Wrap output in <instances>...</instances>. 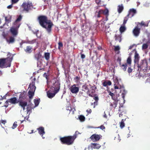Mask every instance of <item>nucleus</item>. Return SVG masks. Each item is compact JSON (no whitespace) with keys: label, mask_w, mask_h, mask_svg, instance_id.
<instances>
[{"label":"nucleus","mask_w":150,"mask_h":150,"mask_svg":"<svg viewBox=\"0 0 150 150\" xmlns=\"http://www.w3.org/2000/svg\"><path fill=\"white\" fill-rule=\"evenodd\" d=\"M140 28L138 26H136L132 31L133 35L135 37L138 36L140 33Z\"/></svg>","instance_id":"nucleus-11"},{"label":"nucleus","mask_w":150,"mask_h":150,"mask_svg":"<svg viewBox=\"0 0 150 150\" xmlns=\"http://www.w3.org/2000/svg\"><path fill=\"white\" fill-rule=\"evenodd\" d=\"M5 19L6 21H11V18L10 19H8L7 17H5Z\"/></svg>","instance_id":"nucleus-63"},{"label":"nucleus","mask_w":150,"mask_h":150,"mask_svg":"<svg viewBox=\"0 0 150 150\" xmlns=\"http://www.w3.org/2000/svg\"><path fill=\"white\" fill-rule=\"evenodd\" d=\"M10 103L11 104H15L18 103V100H17L16 97H13L10 99H8Z\"/></svg>","instance_id":"nucleus-20"},{"label":"nucleus","mask_w":150,"mask_h":150,"mask_svg":"<svg viewBox=\"0 0 150 150\" xmlns=\"http://www.w3.org/2000/svg\"><path fill=\"white\" fill-rule=\"evenodd\" d=\"M95 2L99 5V7L102 6L100 5L101 0H95Z\"/></svg>","instance_id":"nucleus-47"},{"label":"nucleus","mask_w":150,"mask_h":150,"mask_svg":"<svg viewBox=\"0 0 150 150\" xmlns=\"http://www.w3.org/2000/svg\"><path fill=\"white\" fill-rule=\"evenodd\" d=\"M139 54L137 52L135 53L134 62L135 63L138 62L139 59Z\"/></svg>","instance_id":"nucleus-28"},{"label":"nucleus","mask_w":150,"mask_h":150,"mask_svg":"<svg viewBox=\"0 0 150 150\" xmlns=\"http://www.w3.org/2000/svg\"><path fill=\"white\" fill-rule=\"evenodd\" d=\"M32 47L30 45L26 47V49H24L25 52L27 53H30L32 51Z\"/></svg>","instance_id":"nucleus-21"},{"label":"nucleus","mask_w":150,"mask_h":150,"mask_svg":"<svg viewBox=\"0 0 150 150\" xmlns=\"http://www.w3.org/2000/svg\"><path fill=\"white\" fill-rule=\"evenodd\" d=\"M93 99L95 100V101H98L99 98L97 96L94 97Z\"/></svg>","instance_id":"nucleus-57"},{"label":"nucleus","mask_w":150,"mask_h":150,"mask_svg":"<svg viewBox=\"0 0 150 150\" xmlns=\"http://www.w3.org/2000/svg\"><path fill=\"white\" fill-rule=\"evenodd\" d=\"M57 93L54 91H53V93H52L51 90H50L47 92V96L49 98H51L54 96Z\"/></svg>","instance_id":"nucleus-17"},{"label":"nucleus","mask_w":150,"mask_h":150,"mask_svg":"<svg viewBox=\"0 0 150 150\" xmlns=\"http://www.w3.org/2000/svg\"><path fill=\"white\" fill-rule=\"evenodd\" d=\"M36 79L34 78L32 80V82L30 83L29 86V88H30L29 91H35L36 87L35 86V81Z\"/></svg>","instance_id":"nucleus-8"},{"label":"nucleus","mask_w":150,"mask_h":150,"mask_svg":"<svg viewBox=\"0 0 150 150\" xmlns=\"http://www.w3.org/2000/svg\"><path fill=\"white\" fill-rule=\"evenodd\" d=\"M90 86H91V90H92V89H93V88H93V87H96V86L95 85H94L93 84V85L92 86H91V85H90Z\"/></svg>","instance_id":"nucleus-62"},{"label":"nucleus","mask_w":150,"mask_h":150,"mask_svg":"<svg viewBox=\"0 0 150 150\" xmlns=\"http://www.w3.org/2000/svg\"><path fill=\"white\" fill-rule=\"evenodd\" d=\"M125 126V124L124 122V120L122 119L121 121L120 122V127L121 129L123 128Z\"/></svg>","instance_id":"nucleus-39"},{"label":"nucleus","mask_w":150,"mask_h":150,"mask_svg":"<svg viewBox=\"0 0 150 150\" xmlns=\"http://www.w3.org/2000/svg\"><path fill=\"white\" fill-rule=\"evenodd\" d=\"M82 88L83 89L82 90L84 89L86 90H88H88H89L88 88V87L87 85H83L82 86Z\"/></svg>","instance_id":"nucleus-45"},{"label":"nucleus","mask_w":150,"mask_h":150,"mask_svg":"<svg viewBox=\"0 0 150 150\" xmlns=\"http://www.w3.org/2000/svg\"><path fill=\"white\" fill-rule=\"evenodd\" d=\"M91 146L92 148L94 149H98L101 146L98 144L94 143L91 144Z\"/></svg>","instance_id":"nucleus-19"},{"label":"nucleus","mask_w":150,"mask_h":150,"mask_svg":"<svg viewBox=\"0 0 150 150\" xmlns=\"http://www.w3.org/2000/svg\"><path fill=\"white\" fill-rule=\"evenodd\" d=\"M22 18V17L21 15H20L16 19L15 21L14 22V24L15 25H18V24H20L19 23V22H20Z\"/></svg>","instance_id":"nucleus-24"},{"label":"nucleus","mask_w":150,"mask_h":150,"mask_svg":"<svg viewBox=\"0 0 150 150\" xmlns=\"http://www.w3.org/2000/svg\"><path fill=\"white\" fill-rule=\"evenodd\" d=\"M20 25V24H18V25L11 28L10 32L13 36H16L18 33V30Z\"/></svg>","instance_id":"nucleus-7"},{"label":"nucleus","mask_w":150,"mask_h":150,"mask_svg":"<svg viewBox=\"0 0 150 150\" xmlns=\"http://www.w3.org/2000/svg\"><path fill=\"white\" fill-rule=\"evenodd\" d=\"M127 65V63H125V64H121L120 66L124 71H125L126 70Z\"/></svg>","instance_id":"nucleus-32"},{"label":"nucleus","mask_w":150,"mask_h":150,"mask_svg":"<svg viewBox=\"0 0 150 150\" xmlns=\"http://www.w3.org/2000/svg\"><path fill=\"white\" fill-rule=\"evenodd\" d=\"M12 7V4L7 6V8L8 9L11 8Z\"/></svg>","instance_id":"nucleus-60"},{"label":"nucleus","mask_w":150,"mask_h":150,"mask_svg":"<svg viewBox=\"0 0 150 150\" xmlns=\"http://www.w3.org/2000/svg\"><path fill=\"white\" fill-rule=\"evenodd\" d=\"M45 57L47 60H48L50 59V53L48 52L45 53Z\"/></svg>","instance_id":"nucleus-38"},{"label":"nucleus","mask_w":150,"mask_h":150,"mask_svg":"<svg viewBox=\"0 0 150 150\" xmlns=\"http://www.w3.org/2000/svg\"><path fill=\"white\" fill-rule=\"evenodd\" d=\"M137 67L138 69H142L143 70L147 69L148 63L146 60H142L139 64H138Z\"/></svg>","instance_id":"nucleus-4"},{"label":"nucleus","mask_w":150,"mask_h":150,"mask_svg":"<svg viewBox=\"0 0 150 150\" xmlns=\"http://www.w3.org/2000/svg\"><path fill=\"white\" fill-rule=\"evenodd\" d=\"M103 14L105 15L106 18H107L108 16L109 15V11L107 8H105L104 10H103Z\"/></svg>","instance_id":"nucleus-31"},{"label":"nucleus","mask_w":150,"mask_h":150,"mask_svg":"<svg viewBox=\"0 0 150 150\" xmlns=\"http://www.w3.org/2000/svg\"><path fill=\"white\" fill-rule=\"evenodd\" d=\"M120 50V47L118 46H116L114 48V51L115 52L117 51L118 52H117V54H119L120 53V51L119 50Z\"/></svg>","instance_id":"nucleus-40"},{"label":"nucleus","mask_w":150,"mask_h":150,"mask_svg":"<svg viewBox=\"0 0 150 150\" xmlns=\"http://www.w3.org/2000/svg\"><path fill=\"white\" fill-rule=\"evenodd\" d=\"M60 84L58 81H56L53 83V86L50 87V89L58 93L60 89Z\"/></svg>","instance_id":"nucleus-6"},{"label":"nucleus","mask_w":150,"mask_h":150,"mask_svg":"<svg viewBox=\"0 0 150 150\" xmlns=\"http://www.w3.org/2000/svg\"><path fill=\"white\" fill-rule=\"evenodd\" d=\"M124 9V7L122 4L120 5L117 6V11L119 13H121Z\"/></svg>","instance_id":"nucleus-23"},{"label":"nucleus","mask_w":150,"mask_h":150,"mask_svg":"<svg viewBox=\"0 0 150 150\" xmlns=\"http://www.w3.org/2000/svg\"><path fill=\"white\" fill-rule=\"evenodd\" d=\"M126 30V28L125 27V25H122L120 27L119 30L121 33L124 32Z\"/></svg>","instance_id":"nucleus-25"},{"label":"nucleus","mask_w":150,"mask_h":150,"mask_svg":"<svg viewBox=\"0 0 150 150\" xmlns=\"http://www.w3.org/2000/svg\"><path fill=\"white\" fill-rule=\"evenodd\" d=\"M116 101H115L114 102H113V105L114 106V108H116V107L117 106V102H116Z\"/></svg>","instance_id":"nucleus-55"},{"label":"nucleus","mask_w":150,"mask_h":150,"mask_svg":"<svg viewBox=\"0 0 150 150\" xmlns=\"http://www.w3.org/2000/svg\"><path fill=\"white\" fill-rule=\"evenodd\" d=\"M19 0H11V2L12 4H14L17 3Z\"/></svg>","instance_id":"nucleus-50"},{"label":"nucleus","mask_w":150,"mask_h":150,"mask_svg":"<svg viewBox=\"0 0 150 150\" xmlns=\"http://www.w3.org/2000/svg\"><path fill=\"white\" fill-rule=\"evenodd\" d=\"M132 69L130 67H129L128 69V72L130 73L132 72Z\"/></svg>","instance_id":"nucleus-53"},{"label":"nucleus","mask_w":150,"mask_h":150,"mask_svg":"<svg viewBox=\"0 0 150 150\" xmlns=\"http://www.w3.org/2000/svg\"><path fill=\"white\" fill-rule=\"evenodd\" d=\"M85 92V91H84L83 90H82V91H80L79 92V95L80 96H84V93Z\"/></svg>","instance_id":"nucleus-44"},{"label":"nucleus","mask_w":150,"mask_h":150,"mask_svg":"<svg viewBox=\"0 0 150 150\" xmlns=\"http://www.w3.org/2000/svg\"><path fill=\"white\" fill-rule=\"evenodd\" d=\"M109 95L111 97L112 99L114 101H116L117 100V98L113 93H112L110 91H108Z\"/></svg>","instance_id":"nucleus-22"},{"label":"nucleus","mask_w":150,"mask_h":150,"mask_svg":"<svg viewBox=\"0 0 150 150\" xmlns=\"http://www.w3.org/2000/svg\"><path fill=\"white\" fill-rule=\"evenodd\" d=\"M70 89L72 93L76 94L78 92L79 88V87H76V85L74 84L70 87Z\"/></svg>","instance_id":"nucleus-10"},{"label":"nucleus","mask_w":150,"mask_h":150,"mask_svg":"<svg viewBox=\"0 0 150 150\" xmlns=\"http://www.w3.org/2000/svg\"><path fill=\"white\" fill-rule=\"evenodd\" d=\"M100 135H98L96 134H93L90 137L91 140L93 142H96L98 141L101 138Z\"/></svg>","instance_id":"nucleus-9"},{"label":"nucleus","mask_w":150,"mask_h":150,"mask_svg":"<svg viewBox=\"0 0 150 150\" xmlns=\"http://www.w3.org/2000/svg\"><path fill=\"white\" fill-rule=\"evenodd\" d=\"M103 10H100L98 12L96 11V15L97 18H100L101 17V14H103Z\"/></svg>","instance_id":"nucleus-26"},{"label":"nucleus","mask_w":150,"mask_h":150,"mask_svg":"<svg viewBox=\"0 0 150 150\" xmlns=\"http://www.w3.org/2000/svg\"><path fill=\"white\" fill-rule=\"evenodd\" d=\"M42 55L40 53H37L35 55V58L38 60L40 58Z\"/></svg>","instance_id":"nucleus-34"},{"label":"nucleus","mask_w":150,"mask_h":150,"mask_svg":"<svg viewBox=\"0 0 150 150\" xmlns=\"http://www.w3.org/2000/svg\"><path fill=\"white\" fill-rule=\"evenodd\" d=\"M111 84V81L109 80L107 82L105 81L103 83V85L104 86H106L107 85L110 86Z\"/></svg>","instance_id":"nucleus-30"},{"label":"nucleus","mask_w":150,"mask_h":150,"mask_svg":"<svg viewBox=\"0 0 150 150\" xmlns=\"http://www.w3.org/2000/svg\"><path fill=\"white\" fill-rule=\"evenodd\" d=\"M110 106L111 107V108H114V106L113 105V103H111L110 104Z\"/></svg>","instance_id":"nucleus-64"},{"label":"nucleus","mask_w":150,"mask_h":150,"mask_svg":"<svg viewBox=\"0 0 150 150\" xmlns=\"http://www.w3.org/2000/svg\"><path fill=\"white\" fill-rule=\"evenodd\" d=\"M81 57L82 59H84L85 57V56L83 54H82L81 53Z\"/></svg>","instance_id":"nucleus-59"},{"label":"nucleus","mask_w":150,"mask_h":150,"mask_svg":"<svg viewBox=\"0 0 150 150\" xmlns=\"http://www.w3.org/2000/svg\"><path fill=\"white\" fill-rule=\"evenodd\" d=\"M136 13L137 11L136 9L134 8L130 9L129 11L128 14L127 16L129 18H132Z\"/></svg>","instance_id":"nucleus-12"},{"label":"nucleus","mask_w":150,"mask_h":150,"mask_svg":"<svg viewBox=\"0 0 150 150\" xmlns=\"http://www.w3.org/2000/svg\"><path fill=\"white\" fill-rule=\"evenodd\" d=\"M19 106L21 107L26 106L27 105V100H18V103Z\"/></svg>","instance_id":"nucleus-16"},{"label":"nucleus","mask_w":150,"mask_h":150,"mask_svg":"<svg viewBox=\"0 0 150 150\" xmlns=\"http://www.w3.org/2000/svg\"><path fill=\"white\" fill-rule=\"evenodd\" d=\"M37 20L40 25L45 28L48 34H50L52 31V28L54 25L53 22L46 16L40 15L38 16Z\"/></svg>","instance_id":"nucleus-1"},{"label":"nucleus","mask_w":150,"mask_h":150,"mask_svg":"<svg viewBox=\"0 0 150 150\" xmlns=\"http://www.w3.org/2000/svg\"><path fill=\"white\" fill-rule=\"evenodd\" d=\"M129 18V17H128L127 16L124 18L123 22V24H122V25H125V24L128 20Z\"/></svg>","instance_id":"nucleus-36"},{"label":"nucleus","mask_w":150,"mask_h":150,"mask_svg":"<svg viewBox=\"0 0 150 150\" xmlns=\"http://www.w3.org/2000/svg\"><path fill=\"white\" fill-rule=\"evenodd\" d=\"M7 56L8 57L6 59H0V67L4 68L11 66L13 56L9 53L7 54Z\"/></svg>","instance_id":"nucleus-2"},{"label":"nucleus","mask_w":150,"mask_h":150,"mask_svg":"<svg viewBox=\"0 0 150 150\" xmlns=\"http://www.w3.org/2000/svg\"><path fill=\"white\" fill-rule=\"evenodd\" d=\"M35 92L34 91H29L28 92V94L29 98L30 99H31L33 98Z\"/></svg>","instance_id":"nucleus-29"},{"label":"nucleus","mask_w":150,"mask_h":150,"mask_svg":"<svg viewBox=\"0 0 150 150\" xmlns=\"http://www.w3.org/2000/svg\"><path fill=\"white\" fill-rule=\"evenodd\" d=\"M27 95L26 94V92L24 91L23 92L21 93L19 96V100H27Z\"/></svg>","instance_id":"nucleus-14"},{"label":"nucleus","mask_w":150,"mask_h":150,"mask_svg":"<svg viewBox=\"0 0 150 150\" xmlns=\"http://www.w3.org/2000/svg\"><path fill=\"white\" fill-rule=\"evenodd\" d=\"M98 102V101H95V102H94V103H93L94 105V108H95V106L97 105Z\"/></svg>","instance_id":"nucleus-61"},{"label":"nucleus","mask_w":150,"mask_h":150,"mask_svg":"<svg viewBox=\"0 0 150 150\" xmlns=\"http://www.w3.org/2000/svg\"><path fill=\"white\" fill-rule=\"evenodd\" d=\"M121 58L120 57H118L117 59V62H119V65H120L121 64Z\"/></svg>","instance_id":"nucleus-52"},{"label":"nucleus","mask_w":150,"mask_h":150,"mask_svg":"<svg viewBox=\"0 0 150 150\" xmlns=\"http://www.w3.org/2000/svg\"><path fill=\"white\" fill-rule=\"evenodd\" d=\"M22 7L24 11L28 12L33 7V6L31 3L28 2H23L22 5Z\"/></svg>","instance_id":"nucleus-5"},{"label":"nucleus","mask_w":150,"mask_h":150,"mask_svg":"<svg viewBox=\"0 0 150 150\" xmlns=\"http://www.w3.org/2000/svg\"><path fill=\"white\" fill-rule=\"evenodd\" d=\"M79 133L78 131H76L75 134L73 135V136L75 137V139L77 137V134H79Z\"/></svg>","instance_id":"nucleus-51"},{"label":"nucleus","mask_w":150,"mask_h":150,"mask_svg":"<svg viewBox=\"0 0 150 150\" xmlns=\"http://www.w3.org/2000/svg\"><path fill=\"white\" fill-rule=\"evenodd\" d=\"M39 101L38 100V99H37V100L35 99V100L34 103H35V104L36 106H37V105H38L39 104Z\"/></svg>","instance_id":"nucleus-49"},{"label":"nucleus","mask_w":150,"mask_h":150,"mask_svg":"<svg viewBox=\"0 0 150 150\" xmlns=\"http://www.w3.org/2000/svg\"><path fill=\"white\" fill-rule=\"evenodd\" d=\"M10 103L9 101L8 100V99L5 103V105H4V106L6 108H7L8 107V103Z\"/></svg>","instance_id":"nucleus-48"},{"label":"nucleus","mask_w":150,"mask_h":150,"mask_svg":"<svg viewBox=\"0 0 150 150\" xmlns=\"http://www.w3.org/2000/svg\"><path fill=\"white\" fill-rule=\"evenodd\" d=\"M75 139V137L73 136H69L60 137V140L62 144L70 145L73 144Z\"/></svg>","instance_id":"nucleus-3"},{"label":"nucleus","mask_w":150,"mask_h":150,"mask_svg":"<svg viewBox=\"0 0 150 150\" xmlns=\"http://www.w3.org/2000/svg\"><path fill=\"white\" fill-rule=\"evenodd\" d=\"M93 88L92 90H88L87 91V93L88 94V96L91 97H94L96 95L94 93L95 91V90L96 88V87H94Z\"/></svg>","instance_id":"nucleus-15"},{"label":"nucleus","mask_w":150,"mask_h":150,"mask_svg":"<svg viewBox=\"0 0 150 150\" xmlns=\"http://www.w3.org/2000/svg\"><path fill=\"white\" fill-rule=\"evenodd\" d=\"M16 36H9L8 38H6L7 42L9 44H12L14 43L15 41V37Z\"/></svg>","instance_id":"nucleus-13"},{"label":"nucleus","mask_w":150,"mask_h":150,"mask_svg":"<svg viewBox=\"0 0 150 150\" xmlns=\"http://www.w3.org/2000/svg\"><path fill=\"white\" fill-rule=\"evenodd\" d=\"M37 129L38 131L39 134L41 135V136L42 137V138L44 139L45 137H43V135L45 134L44 127H40L38 128Z\"/></svg>","instance_id":"nucleus-18"},{"label":"nucleus","mask_w":150,"mask_h":150,"mask_svg":"<svg viewBox=\"0 0 150 150\" xmlns=\"http://www.w3.org/2000/svg\"><path fill=\"white\" fill-rule=\"evenodd\" d=\"M17 126V122H15L13 124V126L12 127V128L13 129H14L15 128H16Z\"/></svg>","instance_id":"nucleus-46"},{"label":"nucleus","mask_w":150,"mask_h":150,"mask_svg":"<svg viewBox=\"0 0 150 150\" xmlns=\"http://www.w3.org/2000/svg\"><path fill=\"white\" fill-rule=\"evenodd\" d=\"M122 35H115V39L116 41H118L119 42H120L121 41Z\"/></svg>","instance_id":"nucleus-27"},{"label":"nucleus","mask_w":150,"mask_h":150,"mask_svg":"<svg viewBox=\"0 0 150 150\" xmlns=\"http://www.w3.org/2000/svg\"><path fill=\"white\" fill-rule=\"evenodd\" d=\"M33 108L30 107L29 105L27 106V113L29 112H31V110Z\"/></svg>","instance_id":"nucleus-43"},{"label":"nucleus","mask_w":150,"mask_h":150,"mask_svg":"<svg viewBox=\"0 0 150 150\" xmlns=\"http://www.w3.org/2000/svg\"><path fill=\"white\" fill-rule=\"evenodd\" d=\"M97 128H100L102 130H103L105 129V127L104 125H102L100 127H98Z\"/></svg>","instance_id":"nucleus-56"},{"label":"nucleus","mask_w":150,"mask_h":150,"mask_svg":"<svg viewBox=\"0 0 150 150\" xmlns=\"http://www.w3.org/2000/svg\"><path fill=\"white\" fill-rule=\"evenodd\" d=\"M79 119L81 122H83L85 121V117L82 115H80L79 117Z\"/></svg>","instance_id":"nucleus-37"},{"label":"nucleus","mask_w":150,"mask_h":150,"mask_svg":"<svg viewBox=\"0 0 150 150\" xmlns=\"http://www.w3.org/2000/svg\"><path fill=\"white\" fill-rule=\"evenodd\" d=\"M63 46V45L62 42H59L58 43V48L59 50H61V47H62Z\"/></svg>","instance_id":"nucleus-42"},{"label":"nucleus","mask_w":150,"mask_h":150,"mask_svg":"<svg viewBox=\"0 0 150 150\" xmlns=\"http://www.w3.org/2000/svg\"><path fill=\"white\" fill-rule=\"evenodd\" d=\"M148 47V45L147 43L143 44L142 46V49L143 50L146 49Z\"/></svg>","instance_id":"nucleus-41"},{"label":"nucleus","mask_w":150,"mask_h":150,"mask_svg":"<svg viewBox=\"0 0 150 150\" xmlns=\"http://www.w3.org/2000/svg\"><path fill=\"white\" fill-rule=\"evenodd\" d=\"M1 124L2 123V124L4 125L6 122V121L5 120H0Z\"/></svg>","instance_id":"nucleus-54"},{"label":"nucleus","mask_w":150,"mask_h":150,"mask_svg":"<svg viewBox=\"0 0 150 150\" xmlns=\"http://www.w3.org/2000/svg\"><path fill=\"white\" fill-rule=\"evenodd\" d=\"M132 60L131 56L128 57L127 60V65L128 64L129 66H130L131 64Z\"/></svg>","instance_id":"nucleus-35"},{"label":"nucleus","mask_w":150,"mask_h":150,"mask_svg":"<svg viewBox=\"0 0 150 150\" xmlns=\"http://www.w3.org/2000/svg\"><path fill=\"white\" fill-rule=\"evenodd\" d=\"M36 39H34L31 41L27 40L26 41L25 43L27 44H34V43L36 42Z\"/></svg>","instance_id":"nucleus-33"},{"label":"nucleus","mask_w":150,"mask_h":150,"mask_svg":"<svg viewBox=\"0 0 150 150\" xmlns=\"http://www.w3.org/2000/svg\"><path fill=\"white\" fill-rule=\"evenodd\" d=\"M86 111L88 113H91L92 112L91 110L90 109H87Z\"/></svg>","instance_id":"nucleus-58"}]
</instances>
